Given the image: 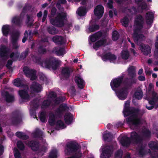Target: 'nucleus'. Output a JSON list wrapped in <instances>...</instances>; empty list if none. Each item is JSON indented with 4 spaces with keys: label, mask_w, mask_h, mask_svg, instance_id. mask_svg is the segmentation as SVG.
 Here are the masks:
<instances>
[{
    "label": "nucleus",
    "mask_w": 158,
    "mask_h": 158,
    "mask_svg": "<svg viewBox=\"0 0 158 158\" xmlns=\"http://www.w3.org/2000/svg\"><path fill=\"white\" fill-rule=\"evenodd\" d=\"M130 103L129 100L125 102L123 113L124 117L129 116L126 119L127 124L135 127H138L141 124L140 119L138 117L140 110L138 108L131 107Z\"/></svg>",
    "instance_id": "obj_1"
},
{
    "label": "nucleus",
    "mask_w": 158,
    "mask_h": 158,
    "mask_svg": "<svg viewBox=\"0 0 158 158\" xmlns=\"http://www.w3.org/2000/svg\"><path fill=\"white\" fill-rule=\"evenodd\" d=\"M144 19L140 15H137L134 20L135 28L133 35V38L134 42L138 45H139L141 42L144 40V35L142 34H138L143 27Z\"/></svg>",
    "instance_id": "obj_2"
},
{
    "label": "nucleus",
    "mask_w": 158,
    "mask_h": 158,
    "mask_svg": "<svg viewBox=\"0 0 158 158\" xmlns=\"http://www.w3.org/2000/svg\"><path fill=\"white\" fill-rule=\"evenodd\" d=\"M33 60L35 63L42 67L49 69H52L54 70H56L59 66V61L52 58H48L42 60L40 57L35 56H34Z\"/></svg>",
    "instance_id": "obj_3"
},
{
    "label": "nucleus",
    "mask_w": 158,
    "mask_h": 158,
    "mask_svg": "<svg viewBox=\"0 0 158 158\" xmlns=\"http://www.w3.org/2000/svg\"><path fill=\"white\" fill-rule=\"evenodd\" d=\"M67 14L66 12H61L57 13L56 16L50 20V23L57 27H63L67 20Z\"/></svg>",
    "instance_id": "obj_4"
},
{
    "label": "nucleus",
    "mask_w": 158,
    "mask_h": 158,
    "mask_svg": "<svg viewBox=\"0 0 158 158\" xmlns=\"http://www.w3.org/2000/svg\"><path fill=\"white\" fill-rule=\"evenodd\" d=\"M11 124L17 125L22 122V117L19 111L16 110L12 113L10 118Z\"/></svg>",
    "instance_id": "obj_5"
},
{
    "label": "nucleus",
    "mask_w": 158,
    "mask_h": 158,
    "mask_svg": "<svg viewBox=\"0 0 158 158\" xmlns=\"http://www.w3.org/2000/svg\"><path fill=\"white\" fill-rule=\"evenodd\" d=\"M124 77V75L122 74L120 76L115 78L111 81L110 85L114 91H116L117 88L121 86L123 83Z\"/></svg>",
    "instance_id": "obj_6"
},
{
    "label": "nucleus",
    "mask_w": 158,
    "mask_h": 158,
    "mask_svg": "<svg viewBox=\"0 0 158 158\" xmlns=\"http://www.w3.org/2000/svg\"><path fill=\"white\" fill-rule=\"evenodd\" d=\"M78 146L77 143H76L73 142H70L66 145L65 152L68 155L74 153L78 150Z\"/></svg>",
    "instance_id": "obj_7"
},
{
    "label": "nucleus",
    "mask_w": 158,
    "mask_h": 158,
    "mask_svg": "<svg viewBox=\"0 0 158 158\" xmlns=\"http://www.w3.org/2000/svg\"><path fill=\"white\" fill-rule=\"evenodd\" d=\"M130 139L132 143L134 144H139L143 143V137L135 131L131 133Z\"/></svg>",
    "instance_id": "obj_8"
},
{
    "label": "nucleus",
    "mask_w": 158,
    "mask_h": 158,
    "mask_svg": "<svg viewBox=\"0 0 158 158\" xmlns=\"http://www.w3.org/2000/svg\"><path fill=\"white\" fill-rule=\"evenodd\" d=\"M115 92L117 97L120 100H124L127 97L128 89L126 87H123L118 90L117 89Z\"/></svg>",
    "instance_id": "obj_9"
},
{
    "label": "nucleus",
    "mask_w": 158,
    "mask_h": 158,
    "mask_svg": "<svg viewBox=\"0 0 158 158\" xmlns=\"http://www.w3.org/2000/svg\"><path fill=\"white\" fill-rule=\"evenodd\" d=\"M23 71L26 76L30 78L31 80H34L36 79V71L34 69H30L28 67H25L23 68Z\"/></svg>",
    "instance_id": "obj_10"
},
{
    "label": "nucleus",
    "mask_w": 158,
    "mask_h": 158,
    "mask_svg": "<svg viewBox=\"0 0 158 158\" xmlns=\"http://www.w3.org/2000/svg\"><path fill=\"white\" fill-rule=\"evenodd\" d=\"M137 79L135 78L130 77L123 79V83L124 85V87H126L127 89L131 88L133 84H135L137 82Z\"/></svg>",
    "instance_id": "obj_11"
},
{
    "label": "nucleus",
    "mask_w": 158,
    "mask_h": 158,
    "mask_svg": "<svg viewBox=\"0 0 158 158\" xmlns=\"http://www.w3.org/2000/svg\"><path fill=\"white\" fill-rule=\"evenodd\" d=\"M10 52V49L5 45H2L0 48V57L7 59Z\"/></svg>",
    "instance_id": "obj_12"
},
{
    "label": "nucleus",
    "mask_w": 158,
    "mask_h": 158,
    "mask_svg": "<svg viewBox=\"0 0 158 158\" xmlns=\"http://www.w3.org/2000/svg\"><path fill=\"white\" fill-rule=\"evenodd\" d=\"M52 40L57 45H62L66 43V40L62 36L55 35L53 37Z\"/></svg>",
    "instance_id": "obj_13"
},
{
    "label": "nucleus",
    "mask_w": 158,
    "mask_h": 158,
    "mask_svg": "<svg viewBox=\"0 0 158 158\" xmlns=\"http://www.w3.org/2000/svg\"><path fill=\"white\" fill-rule=\"evenodd\" d=\"M102 60L104 61L107 60L111 61H114L117 58L116 56L114 54H112L110 52H108L101 56Z\"/></svg>",
    "instance_id": "obj_14"
},
{
    "label": "nucleus",
    "mask_w": 158,
    "mask_h": 158,
    "mask_svg": "<svg viewBox=\"0 0 158 158\" xmlns=\"http://www.w3.org/2000/svg\"><path fill=\"white\" fill-rule=\"evenodd\" d=\"M104 12V8L102 5L96 6L94 10V13L96 16L101 18Z\"/></svg>",
    "instance_id": "obj_15"
},
{
    "label": "nucleus",
    "mask_w": 158,
    "mask_h": 158,
    "mask_svg": "<svg viewBox=\"0 0 158 158\" xmlns=\"http://www.w3.org/2000/svg\"><path fill=\"white\" fill-rule=\"evenodd\" d=\"M28 145L34 152L38 151L39 148V143L36 141L32 140L29 141Z\"/></svg>",
    "instance_id": "obj_16"
},
{
    "label": "nucleus",
    "mask_w": 158,
    "mask_h": 158,
    "mask_svg": "<svg viewBox=\"0 0 158 158\" xmlns=\"http://www.w3.org/2000/svg\"><path fill=\"white\" fill-rule=\"evenodd\" d=\"M30 87L31 89L35 92L39 93L42 90L41 85L35 81L33 82Z\"/></svg>",
    "instance_id": "obj_17"
},
{
    "label": "nucleus",
    "mask_w": 158,
    "mask_h": 158,
    "mask_svg": "<svg viewBox=\"0 0 158 158\" xmlns=\"http://www.w3.org/2000/svg\"><path fill=\"white\" fill-rule=\"evenodd\" d=\"M74 80L79 88L81 89L84 88L85 85V82L83 79L80 76H76Z\"/></svg>",
    "instance_id": "obj_18"
},
{
    "label": "nucleus",
    "mask_w": 158,
    "mask_h": 158,
    "mask_svg": "<svg viewBox=\"0 0 158 158\" xmlns=\"http://www.w3.org/2000/svg\"><path fill=\"white\" fill-rule=\"evenodd\" d=\"M112 153V151L110 147L105 148L102 150V155L101 156V158H109L110 157Z\"/></svg>",
    "instance_id": "obj_19"
},
{
    "label": "nucleus",
    "mask_w": 158,
    "mask_h": 158,
    "mask_svg": "<svg viewBox=\"0 0 158 158\" xmlns=\"http://www.w3.org/2000/svg\"><path fill=\"white\" fill-rule=\"evenodd\" d=\"M154 18V15L152 12H148L146 13L145 19L146 23L148 25H151L153 23Z\"/></svg>",
    "instance_id": "obj_20"
},
{
    "label": "nucleus",
    "mask_w": 158,
    "mask_h": 158,
    "mask_svg": "<svg viewBox=\"0 0 158 158\" xmlns=\"http://www.w3.org/2000/svg\"><path fill=\"white\" fill-rule=\"evenodd\" d=\"M140 48L141 51L143 54L146 55H148L151 52V48L148 45H145L143 44H140Z\"/></svg>",
    "instance_id": "obj_21"
},
{
    "label": "nucleus",
    "mask_w": 158,
    "mask_h": 158,
    "mask_svg": "<svg viewBox=\"0 0 158 158\" xmlns=\"http://www.w3.org/2000/svg\"><path fill=\"white\" fill-rule=\"evenodd\" d=\"M19 94L21 98L24 100H29L30 96L28 94V90L23 89L19 91Z\"/></svg>",
    "instance_id": "obj_22"
},
{
    "label": "nucleus",
    "mask_w": 158,
    "mask_h": 158,
    "mask_svg": "<svg viewBox=\"0 0 158 158\" xmlns=\"http://www.w3.org/2000/svg\"><path fill=\"white\" fill-rule=\"evenodd\" d=\"M65 51L64 48L59 47H55L52 50V52L56 54L57 56L63 55Z\"/></svg>",
    "instance_id": "obj_23"
},
{
    "label": "nucleus",
    "mask_w": 158,
    "mask_h": 158,
    "mask_svg": "<svg viewBox=\"0 0 158 158\" xmlns=\"http://www.w3.org/2000/svg\"><path fill=\"white\" fill-rule=\"evenodd\" d=\"M64 119L66 124L69 125L72 122L73 116L70 113H66L64 116Z\"/></svg>",
    "instance_id": "obj_24"
},
{
    "label": "nucleus",
    "mask_w": 158,
    "mask_h": 158,
    "mask_svg": "<svg viewBox=\"0 0 158 158\" xmlns=\"http://www.w3.org/2000/svg\"><path fill=\"white\" fill-rule=\"evenodd\" d=\"M106 43V40L105 39H102L97 41L93 46L94 49L98 48L101 46H103Z\"/></svg>",
    "instance_id": "obj_25"
},
{
    "label": "nucleus",
    "mask_w": 158,
    "mask_h": 158,
    "mask_svg": "<svg viewBox=\"0 0 158 158\" xmlns=\"http://www.w3.org/2000/svg\"><path fill=\"white\" fill-rule=\"evenodd\" d=\"M71 71L69 68L68 67H64L62 70L61 74L66 79H68L70 75Z\"/></svg>",
    "instance_id": "obj_26"
},
{
    "label": "nucleus",
    "mask_w": 158,
    "mask_h": 158,
    "mask_svg": "<svg viewBox=\"0 0 158 158\" xmlns=\"http://www.w3.org/2000/svg\"><path fill=\"white\" fill-rule=\"evenodd\" d=\"M131 140L130 138L127 137H123L120 141L122 146L125 147H128L130 144Z\"/></svg>",
    "instance_id": "obj_27"
},
{
    "label": "nucleus",
    "mask_w": 158,
    "mask_h": 158,
    "mask_svg": "<svg viewBox=\"0 0 158 158\" xmlns=\"http://www.w3.org/2000/svg\"><path fill=\"white\" fill-rule=\"evenodd\" d=\"M128 75L130 77L135 78V67L134 66H130L127 69Z\"/></svg>",
    "instance_id": "obj_28"
},
{
    "label": "nucleus",
    "mask_w": 158,
    "mask_h": 158,
    "mask_svg": "<svg viewBox=\"0 0 158 158\" xmlns=\"http://www.w3.org/2000/svg\"><path fill=\"white\" fill-rule=\"evenodd\" d=\"M103 137L105 141L110 142L112 140L113 135L110 132L107 131L103 134Z\"/></svg>",
    "instance_id": "obj_29"
},
{
    "label": "nucleus",
    "mask_w": 158,
    "mask_h": 158,
    "mask_svg": "<svg viewBox=\"0 0 158 158\" xmlns=\"http://www.w3.org/2000/svg\"><path fill=\"white\" fill-rule=\"evenodd\" d=\"M2 30L3 35L5 36H7L9 32L10 31V26L8 25H3Z\"/></svg>",
    "instance_id": "obj_30"
},
{
    "label": "nucleus",
    "mask_w": 158,
    "mask_h": 158,
    "mask_svg": "<svg viewBox=\"0 0 158 158\" xmlns=\"http://www.w3.org/2000/svg\"><path fill=\"white\" fill-rule=\"evenodd\" d=\"M148 146L152 150H158V142L157 141H150L148 143Z\"/></svg>",
    "instance_id": "obj_31"
},
{
    "label": "nucleus",
    "mask_w": 158,
    "mask_h": 158,
    "mask_svg": "<svg viewBox=\"0 0 158 158\" xmlns=\"http://www.w3.org/2000/svg\"><path fill=\"white\" fill-rule=\"evenodd\" d=\"M12 23L15 25L20 26H21L22 20L20 16H15L13 18Z\"/></svg>",
    "instance_id": "obj_32"
},
{
    "label": "nucleus",
    "mask_w": 158,
    "mask_h": 158,
    "mask_svg": "<svg viewBox=\"0 0 158 158\" xmlns=\"http://www.w3.org/2000/svg\"><path fill=\"white\" fill-rule=\"evenodd\" d=\"M15 135L19 139L23 140H27L29 138L28 135H26L24 133L21 132H16Z\"/></svg>",
    "instance_id": "obj_33"
},
{
    "label": "nucleus",
    "mask_w": 158,
    "mask_h": 158,
    "mask_svg": "<svg viewBox=\"0 0 158 158\" xmlns=\"http://www.w3.org/2000/svg\"><path fill=\"white\" fill-rule=\"evenodd\" d=\"M6 101L8 102H12L14 99V96L10 94L8 91H6L5 93Z\"/></svg>",
    "instance_id": "obj_34"
},
{
    "label": "nucleus",
    "mask_w": 158,
    "mask_h": 158,
    "mask_svg": "<svg viewBox=\"0 0 158 158\" xmlns=\"http://www.w3.org/2000/svg\"><path fill=\"white\" fill-rule=\"evenodd\" d=\"M20 53L18 51L15 52H12L10 55V57L14 61L17 60L19 58Z\"/></svg>",
    "instance_id": "obj_35"
},
{
    "label": "nucleus",
    "mask_w": 158,
    "mask_h": 158,
    "mask_svg": "<svg viewBox=\"0 0 158 158\" xmlns=\"http://www.w3.org/2000/svg\"><path fill=\"white\" fill-rule=\"evenodd\" d=\"M78 14L79 16H83L86 13V8L81 6L78 9Z\"/></svg>",
    "instance_id": "obj_36"
},
{
    "label": "nucleus",
    "mask_w": 158,
    "mask_h": 158,
    "mask_svg": "<svg viewBox=\"0 0 158 158\" xmlns=\"http://www.w3.org/2000/svg\"><path fill=\"white\" fill-rule=\"evenodd\" d=\"M140 146L139 148V154L142 156L144 155L145 154L146 151L145 150V146L143 145V143L139 144Z\"/></svg>",
    "instance_id": "obj_37"
},
{
    "label": "nucleus",
    "mask_w": 158,
    "mask_h": 158,
    "mask_svg": "<svg viewBox=\"0 0 158 158\" xmlns=\"http://www.w3.org/2000/svg\"><path fill=\"white\" fill-rule=\"evenodd\" d=\"M29 53V48H27L25 51L22 52L20 56V58L22 60H24L26 58Z\"/></svg>",
    "instance_id": "obj_38"
},
{
    "label": "nucleus",
    "mask_w": 158,
    "mask_h": 158,
    "mask_svg": "<svg viewBox=\"0 0 158 158\" xmlns=\"http://www.w3.org/2000/svg\"><path fill=\"white\" fill-rule=\"evenodd\" d=\"M122 58L125 60L128 59L129 57V53L127 50L123 51L121 52Z\"/></svg>",
    "instance_id": "obj_39"
},
{
    "label": "nucleus",
    "mask_w": 158,
    "mask_h": 158,
    "mask_svg": "<svg viewBox=\"0 0 158 158\" xmlns=\"http://www.w3.org/2000/svg\"><path fill=\"white\" fill-rule=\"evenodd\" d=\"M48 32L51 34L55 35L57 34L58 31L54 27L51 26L47 28Z\"/></svg>",
    "instance_id": "obj_40"
},
{
    "label": "nucleus",
    "mask_w": 158,
    "mask_h": 158,
    "mask_svg": "<svg viewBox=\"0 0 158 158\" xmlns=\"http://www.w3.org/2000/svg\"><path fill=\"white\" fill-rule=\"evenodd\" d=\"M37 51L38 53L40 54H44L47 52V49L40 44L38 48Z\"/></svg>",
    "instance_id": "obj_41"
},
{
    "label": "nucleus",
    "mask_w": 158,
    "mask_h": 158,
    "mask_svg": "<svg viewBox=\"0 0 158 158\" xmlns=\"http://www.w3.org/2000/svg\"><path fill=\"white\" fill-rule=\"evenodd\" d=\"M119 37V34L116 30L114 31L112 33V39L113 41H116L118 40Z\"/></svg>",
    "instance_id": "obj_42"
},
{
    "label": "nucleus",
    "mask_w": 158,
    "mask_h": 158,
    "mask_svg": "<svg viewBox=\"0 0 158 158\" xmlns=\"http://www.w3.org/2000/svg\"><path fill=\"white\" fill-rule=\"evenodd\" d=\"M121 22L123 26L125 27H127L128 26L129 22V19L127 16H125L121 20Z\"/></svg>",
    "instance_id": "obj_43"
},
{
    "label": "nucleus",
    "mask_w": 158,
    "mask_h": 158,
    "mask_svg": "<svg viewBox=\"0 0 158 158\" xmlns=\"http://www.w3.org/2000/svg\"><path fill=\"white\" fill-rule=\"evenodd\" d=\"M19 34L16 32L11 35V41L12 43H16L18 40Z\"/></svg>",
    "instance_id": "obj_44"
},
{
    "label": "nucleus",
    "mask_w": 158,
    "mask_h": 158,
    "mask_svg": "<svg viewBox=\"0 0 158 158\" xmlns=\"http://www.w3.org/2000/svg\"><path fill=\"white\" fill-rule=\"evenodd\" d=\"M57 150L56 149H53L50 152L48 157L49 158H57Z\"/></svg>",
    "instance_id": "obj_45"
},
{
    "label": "nucleus",
    "mask_w": 158,
    "mask_h": 158,
    "mask_svg": "<svg viewBox=\"0 0 158 158\" xmlns=\"http://www.w3.org/2000/svg\"><path fill=\"white\" fill-rule=\"evenodd\" d=\"M48 122L51 126H53L55 124V115L52 114L49 116Z\"/></svg>",
    "instance_id": "obj_46"
},
{
    "label": "nucleus",
    "mask_w": 158,
    "mask_h": 158,
    "mask_svg": "<svg viewBox=\"0 0 158 158\" xmlns=\"http://www.w3.org/2000/svg\"><path fill=\"white\" fill-rule=\"evenodd\" d=\"M14 85L17 87H22L23 86V84L21 80L18 78L14 80Z\"/></svg>",
    "instance_id": "obj_47"
},
{
    "label": "nucleus",
    "mask_w": 158,
    "mask_h": 158,
    "mask_svg": "<svg viewBox=\"0 0 158 158\" xmlns=\"http://www.w3.org/2000/svg\"><path fill=\"white\" fill-rule=\"evenodd\" d=\"M31 106L34 109H37L39 106L38 101L36 99H34L31 102Z\"/></svg>",
    "instance_id": "obj_48"
},
{
    "label": "nucleus",
    "mask_w": 158,
    "mask_h": 158,
    "mask_svg": "<svg viewBox=\"0 0 158 158\" xmlns=\"http://www.w3.org/2000/svg\"><path fill=\"white\" fill-rule=\"evenodd\" d=\"M42 135V132L39 130H36L33 134V136L35 138H40Z\"/></svg>",
    "instance_id": "obj_49"
},
{
    "label": "nucleus",
    "mask_w": 158,
    "mask_h": 158,
    "mask_svg": "<svg viewBox=\"0 0 158 158\" xmlns=\"http://www.w3.org/2000/svg\"><path fill=\"white\" fill-rule=\"evenodd\" d=\"M134 96L138 100L141 99L143 96V92L142 90L139 91H136L134 93Z\"/></svg>",
    "instance_id": "obj_50"
},
{
    "label": "nucleus",
    "mask_w": 158,
    "mask_h": 158,
    "mask_svg": "<svg viewBox=\"0 0 158 158\" xmlns=\"http://www.w3.org/2000/svg\"><path fill=\"white\" fill-rule=\"evenodd\" d=\"M52 102L50 99L44 100L43 102L42 105L45 108H48L51 103Z\"/></svg>",
    "instance_id": "obj_51"
},
{
    "label": "nucleus",
    "mask_w": 158,
    "mask_h": 158,
    "mask_svg": "<svg viewBox=\"0 0 158 158\" xmlns=\"http://www.w3.org/2000/svg\"><path fill=\"white\" fill-rule=\"evenodd\" d=\"M99 26L97 24H94L90 26L89 27V30L91 32L95 31L99 29Z\"/></svg>",
    "instance_id": "obj_52"
},
{
    "label": "nucleus",
    "mask_w": 158,
    "mask_h": 158,
    "mask_svg": "<svg viewBox=\"0 0 158 158\" xmlns=\"http://www.w3.org/2000/svg\"><path fill=\"white\" fill-rule=\"evenodd\" d=\"M64 112L59 107L55 111V115L57 117L60 118L62 116Z\"/></svg>",
    "instance_id": "obj_53"
},
{
    "label": "nucleus",
    "mask_w": 158,
    "mask_h": 158,
    "mask_svg": "<svg viewBox=\"0 0 158 158\" xmlns=\"http://www.w3.org/2000/svg\"><path fill=\"white\" fill-rule=\"evenodd\" d=\"M39 118L40 121L44 123L45 122L46 119V113L44 111L41 112L39 115Z\"/></svg>",
    "instance_id": "obj_54"
},
{
    "label": "nucleus",
    "mask_w": 158,
    "mask_h": 158,
    "mask_svg": "<svg viewBox=\"0 0 158 158\" xmlns=\"http://www.w3.org/2000/svg\"><path fill=\"white\" fill-rule=\"evenodd\" d=\"M123 155V151L121 150H118L115 153V158H122Z\"/></svg>",
    "instance_id": "obj_55"
},
{
    "label": "nucleus",
    "mask_w": 158,
    "mask_h": 158,
    "mask_svg": "<svg viewBox=\"0 0 158 158\" xmlns=\"http://www.w3.org/2000/svg\"><path fill=\"white\" fill-rule=\"evenodd\" d=\"M17 146L18 148L20 150L23 151L24 149L25 146L21 141H19L17 143Z\"/></svg>",
    "instance_id": "obj_56"
},
{
    "label": "nucleus",
    "mask_w": 158,
    "mask_h": 158,
    "mask_svg": "<svg viewBox=\"0 0 158 158\" xmlns=\"http://www.w3.org/2000/svg\"><path fill=\"white\" fill-rule=\"evenodd\" d=\"M56 127H59L60 128L61 127L62 128L66 127L64 122L61 120H58L56 122Z\"/></svg>",
    "instance_id": "obj_57"
},
{
    "label": "nucleus",
    "mask_w": 158,
    "mask_h": 158,
    "mask_svg": "<svg viewBox=\"0 0 158 158\" xmlns=\"http://www.w3.org/2000/svg\"><path fill=\"white\" fill-rule=\"evenodd\" d=\"M138 5L139 7H140L142 10H147L148 6L147 3L145 2H141L140 4H139Z\"/></svg>",
    "instance_id": "obj_58"
},
{
    "label": "nucleus",
    "mask_w": 158,
    "mask_h": 158,
    "mask_svg": "<svg viewBox=\"0 0 158 158\" xmlns=\"http://www.w3.org/2000/svg\"><path fill=\"white\" fill-rule=\"evenodd\" d=\"M152 99L156 103L158 102V94L154 91L152 93Z\"/></svg>",
    "instance_id": "obj_59"
},
{
    "label": "nucleus",
    "mask_w": 158,
    "mask_h": 158,
    "mask_svg": "<svg viewBox=\"0 0 158 158\" xmlns=\"http://www.w3.org/2000/svg\"><path fill=\"white\" fill-rule=\"evenodd\" d=\"M143 135L146 138H150L151 135V132L148 130H146L143 132Z\"/></svg>",
    "instance_id": "obj_60"
},
{
    "label": "nucleus",
    "mask_w": 158,
    "mask_h": 158,
    "mask_svg": "<svg viewBox=\"0 0 158 158\" xmlns=\"http://www.w3.org/2000/svg\"><path fill=\"white\" fill-rule=\"evenodd\" d=\"M59 107L63 112L69 109V107L66 104H61L60 105Z\"/></svg>",
    "instance_id": "obj_61"
},
{
    "label": "nucleus",
    "mask_w": 158,
    "mask_h": 158,
    "mask_svg": "<svg viewBox=\"0 0 158 158\" xmlns=\"http://www.w3.org/2000/svg\"><path fill=\"white\" fill-rule=\"evenodd\" d=\"M95 37V38L97 41L99 39L100 37L102 36V32L99 31L98 32L94 34Z\"/></svg>",
    "instance_id": "obj_62"
},
{
    "label": "nucleus",
    "mask_w": 158,
    "mask_h": 158,
    "mask_svg": "<svg viewBox=\"0 0 158 158\" xmlns=\"http://www.w3.org/2000/svg\"><path fill=\"white\" fill-rule=\"evenodd\" d=\"M76 91L75 87L72 86L70 88V93L72 96H74L76 95Z\"/></svg>",
    "instance_id": "obj_63"
},
{
    "label": "nucleus",
    "mask_w": 158,
    "mask_h": 158,
    "mask_svg": "<svg viewBox=\"0 0 158 158\" xmlns=\"http://www.w3.org/2000/svg\"><path fill=\"white\" fill-rule=\"evenodd\" d=\"M12 64L13 61L11 60H9L6 66L8 69H10L12 68L11 66Z\"/></svg>",
    "instance_id": "obj_64"
}]
</instances>
